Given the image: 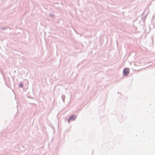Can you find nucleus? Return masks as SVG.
Returning a JSON list of instances; mask_svg holds the SVG:
<instances>
[{
  "mask_svg": "<svg viewBox=\"0 0 155 155\" xmlns=\"http://www.w3.org/2000/svg\"><path fill=\"white\" fill-rule=\"evenodd\" d=\"M20 87H23V85H22V84H20Z\"/></svg>",
  "mask_w": 155,
  "mask_h": 155,
  "instance_id": "nucleus-3",
  "label": "nucleus"
},
{
  "mask_svg": "<svg viewBox=\"0 0 155 155\" xmlns=\"http://www.w3.org/2000/svg\"><path fill=\"white\" fill-rule=\"evenodd\" d=\"M129 72V69L128 68H124L123 70V73L125 75H126Z\"/></svg>",
  "mask_w": 155,
  "mask_h": 155,
  "instance_id": "nucleus-1",
  "label": "nucleus"
},
{
  "mask_svg": "<svg viewBox=\"0 0 155 155\" xmlns=\"http://www.w3.org/2000/svg\"><path fill=\"white\" fill-rule=\"evenodd\" d=\"M76 117L75 116H72L71 117H70L69 119L68 120V122H69L71 120H74L75 119Z\"/></svg>",
  "mask_w": 155,
  "mask_h": 155,
  "instance_id": "nucleus-2",
  "label": "nucleus"
}]
</instances>
